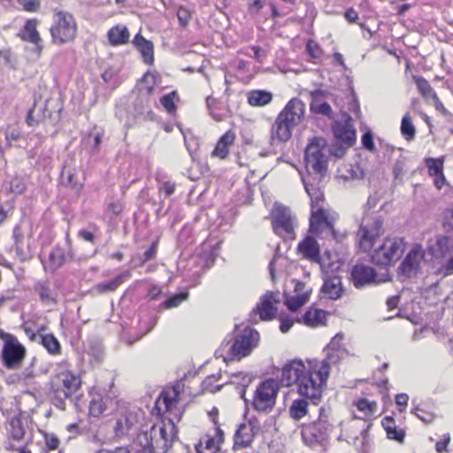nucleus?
I'll return each instance as SVG.
<instances>
[{
    "label": "nucleus",
    "mask_w": 453,
    "mask_h": 453,
    "mask_svg": "<svg viewBox=\"0 0 453 453\" xmlns=\"http://www.w3.org/2000/svg\"><path fill=\"white\" fill-rule=\"evenodd\" d=\"M330 374L327 359L307 360L294 359L286 364L281 370L280 384L283 387L296 386L300 395L318 400L321 397Z\"/></svg>",
    "instance_id": "obj_1"
},
{
    "label": "nucleus",
    "mask_w": 453,
    "mask_h": 453,
    "mask_svg": "<svg viewBox=\"0 0 453 453\" xmlns=\"http://www.w3.org/2000/svg\"><path fill=\"white\" fill-rule=\"evenodd\" d=\"M259 342V334L250 328H244L237 334L232 343H223L221 348L216 351V355L222 357L225 362L241 360L251 354Z\"/></svg>",
    "instance_id": "obj_2"
},
{
    "label": "nucleus",
    "mask_w": 453,
    "mask_h": 453,
    "mask_svg": "<svg viewBox=\"0 0 453 453\" xmlns=\"http://www.w3.org/2000/svg\"><path fill=\"white\" fill-rule=\"evenodd\" d=\"M81 385L80 376L69 370L56 374L51 380V399L54 405L60 410H65L66 401L71 399Z\"/></svg>",
    "instance_id": "obj_3"
},
{
    "label": "nucleus",
    "mask_w": 453,
    "mask_h": 453,
    "mask_svg": "<svg viewBox=\"0 0 453 453\" xmlns=\"http://www.w3.org/2000/svg\"><path fill=\"white\" fill-rule=\"evenodd\" d=\"M331 150L326 140L323 137H313L305 150V161L308 168L315 173L323 174L326 171L327 161Z\"/></svg>",
    "instance_id": "obj_4"
},
{
    "label": "nucleus",
    "mask_w": 453,
    "mask_h": 453,
    "mask_svg": "<svg viewBox=\"0 0 453 453\" xmlns=\"http://www.w3.org/2000/svg\"><path fill=\"white\" fill-rule=\"evenodd\" d=\"M383 233V219L380 216L364 217L357 234L359 249L364 252L370 251Z\"/></svg>",
    "instance_id": "obj_5"
},
{
    "label": "nucleus",
    "mask_w": 453,
    "mask_h": 453,
    "mask_svg": "<svg viewBox=\"0 0 453 453\" xmlns=\"http://www.w3.org/2000/svg\"><path fill=\"white\" fill-rule=\"evenodd\" d=\"M272 226L279 236L292 235L297 226V219L291 209L275 202L271 211Z\"/></svg>",
    "instance_id": "obj_6"
},
{
    "label": "nucleus",
    "mask_w": 453,
    "mask_h": 453,
    "mask_svg": "<svg viewBox=\"0 0 453 453\" xmlns=\"http://www.w3.org/2000/svg\"><path fill=\"white\" fill-rule=\"evenodd\" d=\"M405 249V242L401 237H388L383 243L374 250L372 260L377 265H387L398 260Z\"/></svg>",
    "instance_id": "obj_7"
},
{
    "label": "nucleus",
    "mask_w": 453,
    "mask_h": 453,
    "mask_svg": "<svg viewBox=\"0 0 453 453\" xmlns=\"http://www.w3.org/2000/svg\"><path fill=\"white\" fill-rule=\"evenodd\" d=\"M278 391L279 385L276 380L269 379L261 382L254 394L253 408L259 412H270L275 405Z\"/></svg>",
    "instance_id": "obj_8"
},
{
    "label": "nucleus",
    "mask_w": 453,
    "mask_h": 453,
    "mask_svg": "<svg viewBox=\"0 0 453 453\" xmlns=\"http://www.w3.org/2000/svg\"><path fill=\"white\" fill-rule=\"evenodd\" d=\"M50 31L55 43L62 44L73 40L76 34L73 17L67 12H58L55 15V23Z\"/></svg>",
    "instance_id": "obj_9"
},
{
    "label": "nucleus",
    "mask_w": 453,
    "mask_h": 453,
    "mask_svg": "<svg viewBox=\"0 0 453 453\" xmlns=\"http://www.w3.org/2000/svg\"><path fill=\"white\" fill-rule=\"evenodd\" d=\"M0 339L4 342L2 351L4 364L7 368H13L25 357L26 349L15 336L2 330H0Z\"/></svg>",
    "instance_id": "obj_10"
},
{
    "label": "nucleus",
    "mask_w": 453,
    "mask_h": 453,
    "mask_svg": "<svg viewBox=\"0 0 453 453\" xmlns=\"http://www.w3.org/2000/svg\"><path fill=\"white\" fill-rule=\"evenodd\" d=\"M330 424L326 415L320 411L317 421L305 425L302 430V436L309 445L322 442L329 434Z\"/></svg>",
    "instance_id": "obj_11"
},
{
    "label": "nucleus",
    "mask_w": 453,
    "mask_h": 453,
    "mask_svg": "<svg viewBox=\"0 0 453 453\" xmlns=\"http://www.w3.org/2000/svg\"><path fill=\"white\" fill-rule=\"evenodd\" d=\"M351 280L356 288H361L372 284L385 282L387 277H379L372 266L359 264L353 266L351 270Z\"/></svg>",
    "instance_id": "obj_12"
},
{
    "label": "nucleus",
    "mask_w": 453,
    "mask_h": 453,
    "mask_svg": "<svg viewBox=\"0 0 453 453\" xmlns=\"http://www.w3.org/2000/svg\"><path fill=\"white\" fill-rule=\"evenodd\" d=\"M138 440L145 449L143 453H150L152 451L166 453L170 449L167 439H162V434L156 433V425L152 426L150 433L141 434L138 436Z\"/></svg>",
    "instance_id": "obj_13"
},
{
    "label": "nucleus",
    "mask_w": 453,
    "mask_h": 453,
    "mask_svg": "<svg viewBox=\"0 0 453 453\" xmlns=\"http://www.w3.org/2000/svg\"><path fill=\"white\" fill-rule=\"evenodd\" d=\"M332 128L337 141L348 146H351L356 141V129L349 115H346L343 120L335 121Z\"/></svg>",
    "instance_id": "obj_14"
},
{
    "label": "nucleus",
    "mask_w": 453,
    "mask_h": 453,
    "mask_svg": "<svg viewBox=\"0 0 453 453\" xmlns=\"http://www.w3.org/2000/svg\"><path fill=\"white\" fill-rule=\"evenodd\" d=\"M305 104L298 98H292L278 115L292 127L298 126L304 116Z\"/></svg>",
    "instance_id": "obj_15"
},
{
    "label": "nucleus",
    "mask_w": 453,
    "mask_h": 453,
    "mask_svg": "<svg viewBox=\"0 0 453 453\" xmlns=\"http://www.w3.org/2000/svg\"><path fill=\"white\" fill-rule=\"evenodd\" d=\"M425 256V251L420 244H415L408 252L403 260L400 269L402 273L411 277L415 275L419 269L420 263Z\"/></svg>",
    "instance_id": "obj_16"
},
{
    "label": "nucleus",
    "mask_w": 453,
    "mask_h": 453,
    "mask_svg": "<svg viewBox=\"0 0 453 453\" xmlns=\"http://www.w3.org/2000/svg\"><path fill=\"white\" fill-rule=\"evenodd\" d=\"M50 102L40 98H35L34 105L29 110L27 117V122L34 127L51 117L49 111Z\"/></svg>",
    "instance_id": "obj_17"
},
{
    "label": "nucleus",
    "mask_w": 453,
    "mask_h": 453,
    "mask_svg": "<svg viewBox=\"0 0 453 453\" xmlns=\"http://www.w3.org/2000/svg\"><path fill=\"white\" fill-rule=\"evenodd\" d=\"M279 294H274L273 292L265 293L261 298L260 302L257 303V311L260 316V319L263 320H270L272 319L275 313L276 308L274 304L279 303Z\"/></svg>",
    "instance_id": "obj_18"
},
{
    "label": "nucleus",
    "mask_w": 453,
    "mask_h": 453,
    "mask_svg": "<svg viewBox=\"0 0 453 453\" xmlns=\"http://www.w3.org/2000/svg\"><path fill=\"white\" fill-rule=\"evenodd\" d=\"M83 175L81 170L72 164H65L62 169L60 181L62 185L79 189L82 186Z\"/></svg>",
    "instance_id": "obj_19"
},
{
    "label": "nucleus",
    "mask_w": 453,
    "mask_h": 453,
    "mask_svg": "<svg viewBox=\"0 0 453 453\" xmlns=\"http://www.w3.org/2000/svg\"><path fill=\"white\" fill-rule=\"evenodd\" d=\"M298 253L307 260L311 262L319 261V245L312 236H306L302 242H299L297 247Z\"/></svg>",
    "instance_id": "obj_20"
},
{
    "label": "nucleus",
    "mask_w": 453,
    "mask_h": 453,
    "mask_svg": "<svg viewBox=\"0 0 453 453\" xmlns=\"http://www.w3.org/2000/svg\"><path fill=\"white\" fill-rule=\"evenodd\" d=\"M294 127L280 117H277L271 129L272 142H285L291 138Z\"/></svg>",
    "instance_id": "obj_21"
},
{
    "label": "nucleus",
    "mask_w": 453,
    "mask_h": 453,
    "mask_svg": "<svg viewBox=\"0 0 453 453\" xmlns=\"http://www.w3.org/2000/svg\"><path fill=\"white\" fill-rule=\"evenodd\" d=\"M306 192L311 196V215L310 219V231L318 232L320 229V226L329 220L326 215L325 211L322 208H315V202L318 203L320 199V195H318L316 197H313L310 193V189L307 186H305Z\"/></svg>",
    "instance_id": "obj_22"
},
{
    "label": "nucleus",
    "mask_w": 453,
    "mask_h": 453,
    "mask_svg": "<svg viewBox=\"0 0 453 453\" xmlns=\"http://www.w3.org/2000/svg\"><path fill=\"white\" fill-rule=\"evenodd\" d=\"M37 19H28L25 25L24 30L20 34V36L22 40L33 43L35 46V51L39 55L42 51V46L41 45V36L37 31Z\"/></svg>",
    "instance_id": "obj_23"
},
{
    "label": "nucleus",
    "mask_w": 453,
    "mask_h": 453,
    "mask_svg": "<svg viewBox=\"0 0 453 453\" xmlns=\"http://www.w3.org/2000/svg\"><path fill=\"white\" fill-rule=\"evenodd\" d=\"M322 292L330 299H339L343 292L341 278L337 275H326L324 278Z\"/></svg>",
    "instance_id": "obj_24"
},
{
    "label": "nucleus",
    "mask_w": 453,
    "mask_h": 453,
    "mask_svg": "<svg viewBox=\"0 0 453 453\" xmlns=\"http://www.w3.org/2000/svg\"><path fill=\"white\" fill-rule=\"evenodd\" d=\"M254 436V426L251 423L241 424L234 434V449L248 447L253 441Z\"/></svg>",
    "instance_id": "obj_25"
},
{
    "label": "nucleus",
    "mask_w": 453,
    "mask_h": 453,
    "mask_svg": "<svg viewBox=\"0 0 453 453\" xmlns=\"http://www.w3.org/2000/svg\"><path fill=\"white\" fill-rule=\"evenodd\" d=\"M27 420L21 417H13L7 425V434L14 441L25 439L27 434Z\"/></svg>",
    "instance_id": "obj_26"
},
{
    "label": "nucleus",
    "mask_w": 453,
    "mask_h": 453,
    "mask_svg": "<svg viewBox=\"0 0 453 453\" xmlns=\"http://www.w3.org/2000/svg\"><path fill=\"white\" fill-rule=\"evenodd\" d=\"M138 422L135 413L127 411L117 419L114 427L117 436H122L131 430Z\"/></svg>",
    "instance_id": "obj_27"
},
{
    "label": "nucleus",
    "mask_w": 453,
    "mask_h": 453,
    "mask_svg": "<svg viewBox=\"0 0 453 453\" xmlns=\"http://www.w3.org/2000/svg\"><path fill=\"white\" fill-rule=\"evenodd\" d=\"M235 140V134L232 130L226 132L218 141L217 145L212 151V156L225 159L229 153V147H231Z\"/></svg>",
    "instance_id": "obj_28"
},
{
    "label": "nucleus",
    "mask_w": 453,
    "mask_h": 453,
    "mask_svg": "<svg viewBox=\"0 0 453 453\" xmlns=\"http://www.w3.org/2000/svg\"><path fill=\"white\" fill-rule=\"evenodd\" d=\"M134 44L142 53L144 62L151 64L154 60L153 43L150 41L146 40L140 34H137L134 36Z\"/></svg>",
    "instance_id": "obj_29"
},
{
    "label": "nucleus",
    "mask_w": 453,
    "mask_h": 453,
    "mask_svg": "<svg viewBox=\"0 0 453 453\" xmlns=\"http://www.w3.org/2000/svg\"><path fill=\"white\" fill-rule=\"evenodd\" d=\"M131 273L129 271H125L119 274L114 279L97 284L95 287L96 292L104 294L107 292H112L116 290L127 279L130 278Z\"/></svg>",
    "instance_id": "obj_30"
},
{
    "label": "nucleus",
    "mask_w": 453,
    "mask_h": 453,
    "mask_svg": "<svg viewBox=\"0 0 453 453\" xmlns=\"http://www.w3.org/2000/svg\"><path fill=\"white\" fill-rule=\"evenodd\" d=\"M322 94L321 90H314L311 92L313 101L311 104V111L326 116L329 119H334L333 110L330 104L326 102H320L318 100V96Z\"/></svg>",
    "instance_id": "obj_31"
},
{
    "label": "nucleus",
    "mask_w": 453,
    "mask_h": 453,
    "mask_svg": "<svg viewBox=\"0 0 453 453\" xmlns=\"http://www.w3.org/2000/svg\"><path fill=\"white\" fill-rule=\"evenodd\" d=\"M108 38L112 45H121L128 42L129 32L127 27L117 25L108 32Z\"/></svg>",
    "instance_id": "obj_32"
},
{
    "label": "nucleus",
    "mask_w": 453,
    "mask_h": 453,
    "mask_svg": "<svg viewBox=\"0 0 453 453\" xmlns=\"http://www.w3.org/2000/svg\"><path fill=\"white\" fill-rule=\"evenodd\" d=\"M156 433L161 434L162 439H167V442H169V447L171 448L177 435V428L173 421L168 419L156 425Z\"/></svg>",
    "instance_id": "obj_33"
},
{
    "label": "nucleus",
    "mask_w": 453,
    "mask_h": 453,
    "mask_svg": "<svg viewBox=\"0 0 453 453\" xmlns=\"http://www.w3.org/2000/svg\"><path fill=\"white\" fill-rule=\"evenodd\" d=\"M326 313L323 310L310 309L303 316V322L309 326H319L325 324Z\"/></svg>",
    "instance_id": "obj_34"
},
{
    "label": "nucleus",
    "mask_w": 453,
    "mask_h": 453,
    "mask_svg": "<svg viewBox=\"0 0 453 453\" xmlns=\"http://www.w3.org/2000/svg\"><path fill=\"white\" fill-rule=\"evenodd\" d=\"M273 95L265 90H254L248 96V102L252 106H265L271 103Z\"/></svg>",
    "instance_id": "obj_35"
},
{
    "label": "nucleus",
    "mask_w": 453,
    "mask_h": 453,
    "mask_svg": "<svg viewBox=\"0 0 453 453\" xmlns=\"http://www.w3.org/2000/svg\"><path fill=\"white\" fill-rule=\"evenodd\" d=\"M289 415L295 420H299L308 413V403L304 399H296L289 407Z\"/></svg>",
    "instance_id": "obj_36"
},
{
    "label": "nucleus",
    "mask_w": 453,
    "mask_h": 453,
    "mask_svg": "<svg viewBox=\"0 0 453 453\" xmlns=\"http://www.w3.org/2000/svg\"><path fill=\"white\" fill-rule=\"evenodd\" d=\"M413 81H415L418 92L425 99L428 100L436 94L429 82L424 77L413 76Z\"/></svg>",
    "instance_id": "obj_37"
},
{
    "label": "nucleus",
    "mask_w": 453,
    "mask_h": 453,
    "mask_svg": "<svg viewBox=\"0 0 453 453\" xmlns=\"http://www.w3.org/2000/svg\"><path fill=\"white\" fill-rule=\"evenodd\" d=\"M437 252L441 256H446L453 250V236L449 235H438L436 237Z\"/></svg>",
    "instance_id": "obj_38"
},
{
    "label": "nucleus",
    "mask_w": 453,
    "mask_h": 453,
    "mask_svg": "<svg viewBox=\"0 0 453 453\" xmlns=\"http://www.w3.org/2000/svg\"><path fill=\"white\" fill-rule=\"evenodd\" d=\"M219 449L218 442L210 436H205L196 445L197 453H215Z\"/></svg>",
    "instance_id": "obj_39"
},
{
    "label": "nucleus",
    "mask_w": 453,
    "mask_h": 453,
    "mask_svg": "<svg viewBox=\"0 0 453 453\" xmlns=\"http://www.w3.org/2000/svg\"><path fill=\"white\" fill-rule=\"evenodd\" d=\"M345 173H342L340 177L345 181L361 180L365 176V173L359 165H350L344 169Z\"/></svg>",
    "instance_id": "obj_40"
},
{
    "label": "nucleus",
    "mask_w": 453,
    "mask_h": 453,
    "mask_svg": "<svg viewBox=\"0 0 453 453\" xmlns=\"http://www.w3.org/2000/svg\"><path fill=\"white\" fill-rule=\"evenodd\" d=\"M426 165L431 177L443 173V159L428 157L426 159Z\"/></svg>",
    "instance_id": "obj_41"
},
{
    "label": "nucleus",
    "mask_w": 453,
    "mask_h": 453,
    "mask_svg": "<svg viewBox=\"0 0 453 453\" xmlns=\"http://www.w3.org/2000/svg\"><path fill=\"white\" fill-rule=\"evenodd\" d=\"M105 403L99 395H93L89 403V413L94 417H99L105 411Z\"/></svg>",
    "instance_id": "obj_42"
},
{
    "label": "nucleus",
    "mask_w": 453,
    "mask_h": 453,
    "mask_svg": "<svg viewBox=\"0 0 453 453\" xmlns=\"http://www.w3.org/2000/svg\"><path fill=\"white\" fill-rule=\"evenodd\" d=\"M65 262V255L61 248H55L50 255V266L51 270H56Z\"/></svg>",
    "instance_id": "obj_43"
},
{
    "label": "nucleus",
    "mask_w": 453,
    "mask_h": 453,
    "mask_svg": "<svg viewBox=\"0 0 453 453\" xmlns=\"http://www.w3.org/2000/svg\"><path fill=\"white\" fill-rule=\"evenodd\" d=\"M42 344L50 354H58L60 351L59 342L52 334L42 335Z\"/></svg>",
    "instance_id": "obj_44"
},
{
    "label": "nucleus",
    "mask_w": 453,
    "mask_h": 453,
    "mask_svg": "<svg viewBox=\"0 0 453 453\" xmlns=\"http://www.w3.org/2000/svg\"><path fill=\"white\" fill-rule=\"evenodd\" d=\"M401 131H402V134L408 140L412 139L415 135L416 130L411 122V118L409 113H406L402 119Z\"/></svg>",
    "instance_id": "obj_45"
},
{
    "label": "nucleus",
    "mask_w": 453,
    "mask_h": 453,
    "mask_svg": "<svg viewBox=\"0 0 453 453\" xmlns=\"http://www.w3.org/2000/svg\"><path fill=\"white\" fill-rule=\"evenodd\" d=\"M307 299L308 296L305 294L297 295L290 298L287 297L285 300V304L290 311H296L306 303Z\"/></svg>",
    "instance_id": "obj_46"
},
{
    "label": "nucleus",
    "mask_w": 453,
    "mask_h": 453,
    "mask_svg": "<svg viewBox=\"0 0 453 453\" xmlns=\"http://www.w3.org/2000/svg\"><path fill=\"white\" fill-rule=\"evenodd\" d=\"M188 297V294L187 292L176 294L167 298L163 305L166 309L175 308L178 307L182 302L186 301Z\"/></svg>",
    "instance_id": "obj_47"
},
{
    "label": "nucleus",
    "mask_w": 453,
    "mask_h": 453,
    "mask_svg": "<svg viewBox=\"0 0 453 453\" xmlns=\"http://www.w3.org/2000/svg\"><path fill=\"white\" fill-rule=\"evenodd\" d=\"M156 84V78L151 73H145L141 83H140V90H145L146 94L150 95L154 89V86Z\"/></svg>",
    "instance_id": "obj_48"
},
{
    "label": "nucleus",
    "mask_w": 453,
    "mask_h": 453,
    "mask_svg": "<svg viewBox=\"0 0 453 453\" xmlns=\"http://www.w3.org/2000/svg\"><path fill=\"white\" fill-rule=\"evenodd\" d=\"M176 96H177V93L175 91H173V92L162 96V98L160 100L161 104L170 113L173 112L176 110V106L174 104V98Z\"/></svg>",
    "instance_id": "obj_49"
},
{
    "label": "nucleus",
    "mask_w": 453,
    "mask_h": 453,
    "mask_svg": "<svg viewBox=\"0 0 453 453\" xmlns=\"http://www.w3.org/2000/svg\"><path fill=\"white\" fill-rule=\"evenodd\" d=\"M313 234L320 236L321 238H333L334 234V226L330 220L324 223L318 232H311Z\"/></svg>",
    "instance_id": "obj_50"
},
{
    "label": "nucleus",
    "mask_w": 453,
    "mask_h": 453,
    "mask_svg": "<svg viewBox=\"0 0 453 453\" xmlns=\"http://www.w3.org/2000/svg\"><path fill=\"white\" fill-rule=\"evenodd\" d=\"M191 14L192 12L184 6H180L178 9L177 17L180 27H186L188 25L191 19Z\"/></svg>",
    "instance_id": "obj_51"
},
{
    "label": "nucleus",
    "mask_w": 453,
    "mask_h": 453,
    "mask_svg": "<svg viewBox=\"0 0 453 453\" xmlns=\"http://www.w3.org/2000/svg\"><path fill=\"white\" fill-rule=\"evenodd\" d=\"M356 406L360 411L365 412L366 415H372L376 407V403L362 398L357 402Z\"/></svg>",
    "instance_id": "obj_52"
},
{
    "label": "nucleus",
    "mask_w": 453,
    "mask_h": 453,
    "mask_svg": "<svg viewBox=\"0 0 453 453\" xmlns=\"http://www.w3.org/2000/svg\"><path fill=\"white\" fill-rule=\"evenodd\" d=\"M38 292L42 302L47 303L54 302L53 293L45 284L38 286Z\"/></svg>",
    "instance_id": "obj_53"
},
{
    "label": "nucleus",
    "mask_w": 453,
    "mask_h": 453,
    "mask_svg": "<svg viewBox=\"0 0 453 453\" xmlns=\"http://www.w3.org/2000/svg\"><path fill=\"white\" fill-rule=\"evenodd\" d=\"M18 3L27 12H35L39 10L40 1L39 0H17Z\"/></svg>",
    "instance_id": "obj_54"
},
{
    "label": "nucleus",
    "mask_w": 453,
    "mask_h": 453,
    "mask_svg": "<svg viewBox=\"0 0 453 453\" xmlns=\"http://www.w3.org/2000/svg\"><path fill=\"white\" fill-rule=\"evenodd\" d=\"M13 239L16 245V251L19 254L21 251V243L24 240V233L19 226H16L13 229Z\"/></svg>",
    "instance_id": "obj_55"
},
{
    "label": "nucleus",
    "mask_w": 453,
    "mask_h": 453,
    "mask_svg": "<svg viewBox=\"0 0 453 453\" xmlns=\"http://www.w3.org/2000/svg\"><path fill=\"white\" fill-rule=\"evenodd\" d=\"M388 438L390 440H395L399 442H403L404 441L405 433L402 429H398L397 426L389 430L387 433Z\"/></svg>",
    "instance_id": "obj_56"
},
{
    "label": "nucleus",
    "mask_w": 453,
    "mask_h": 453,
    "mask_svg": "<svg viewBox=\"0 0 453 453\" xmlns=\"http://www.w3.org/2000/svg\"><path fill=\"white\" fill-rule=\"evenodd\" d=\"M45 443L49 449L55 450L58 448L60 441L55 434H45Z\"/></svg>",
    "instance_id": "obj_57"
},
{
    "label": "nucleus",
    "mask_w": 453,
    "mask_h": 453,
    "mask_svg": "<svg viewBox=\"0 0 453 453\" xmlns=\"http://www.w3.org/2000/svg\"><path fill=\"white\" fill-rule=\"evenodd\" d=\"M409 401V396L407 394H397L395 395V403L399 407V411H404Z\"/></svg>",
    "instance_id": "obj_58"
},
{
    "label": "nucleus",
    "mask_w": 453,
    "mask_h": 453,
    "mask_svg": "<svg viewBox=\"0 0 453 453\" xmlns=\"http://www.w3.org/2000/svg\"><path fill=\"white\" fill-rule=\"evenodd\" d=\"M362 144L364 148L367 149L370 151H372L374 150V143H373V136L371 132H366L362 136Z\"/></svg>",
    "instance_id": "obj_59"
},
{
    "label": "nucleus",
    "mask_w": 453,
    "mask_h": 453,
    "mask_svg": "<svg viewBox=\"0 0 453 453\" xmlns=\"http://www.w3.org/2000/svg\"><path fill=\"white\" fill-rule=\"evenodd\" d=\"M157 243L153 242L150 247L144 252L143 258L142 259V263H146L149 260L152 259L157 252Z\"/></svg>",
    "instance_id": "obj_60"
},
{
    "label": "nucleus",
    "mask_w": 453,
    "mask_h": 453,
    "mask_svg": "<svg viewBox=\"0 0 453 453\" xmlns=\"http://www.w3.org/2000/svg\"><path fill=\"white\" fill-rule=\"evenodd\" d=\"M25 189V184L21 180L15 178L11 181V190L16 194H21Z\"/></svg>",
    "instance_id": "obj_61"
},
{
    "label": "nucleus",
    "mask_w": 453,
    "mask_h": 453,
    "mask_svg": "<svg viewBox=\"0 0 453 453\" xmlns=\"http://www.w3.org/2000/svg\"><path fill=\"white\" fill-rule=\"evenodd\" d=\"M19 137V131L14 127H8L5 130V138L9 142L16 141Z\"/></svg>",
    "instance_id": "obj_62"
},
{
    "label": "nucleus",
    "mask_w": 453,
    "mask_h": 453,
    "mask_svg": "<svg viewBox=\"0 0 453 453\" xmlns=\"http://www.w3.org/2000/svg\"><path fill=\"white\" fill-rule=\"evenodd\" d=\"M293 319L288 317H282L280 319V331L282 333H287L290 330V328L293 326Z\"/></svg>",
    "instance_id": "obj_63"
},
{
    "label": "nucleus",
    "mask_w": 453,
    "mask_h": 453,
    "mask_svg": "<svg viewBox=\"0 0 453 453\" xmlns=\"http://www.w3.org/2000/svg\"><path fill=\"white\" fill-rule=\"evenodd\" d=\"M381 424L387 433L394 427H396L395 419L389 416L383 418Z\"/></svg>",
    "instance_id": "obj_64"
}]
</instances>
